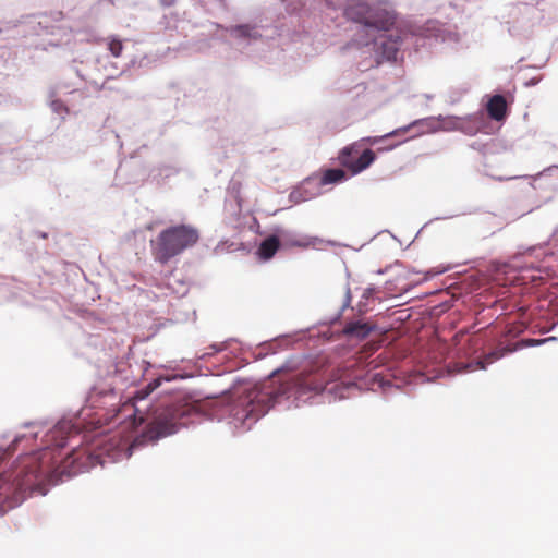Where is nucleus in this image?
<instances>
[{"instance_id":"obj_1","label":"nucleus","mask_w":558,"mask_h":558,"mask_svg":"<svg viewBox=\"0 0 558 558\" xmlns=\"http://www.w3.org/2000/svg\"><path fill=\"white\" fill-rule=\"evenodd\" d=\"M199 240L197 228L192 225H175L162 230L151 240V253L156 262L168 263L185 250L194 246Z\"/></svg>"},{"instance_id":"obj_2","label":"nucleus","mask_w":558,"mask_h":558,"mask_svg":"<svg viewBox=\"0 0 558 558\" xmlns=\"http://www.w3.org/2000/svg\"><path fill=\"white\" fill-rule=\"evenodd\" d=\"M57 464L54 449L44 448L28 457L8 489L15 493L34 492L49 477Z\"/></svg>"},{"instance_id":"obj_3","label":"nucleus","mask_w":558,"mask_h":558,"mask_svg":"<svg viewBox=\"0 0 558 558\" xmlns=\"http://www.w3.org/2000/svg\"><path fill=\"white\" fill-rule=\"evenodd\" d=\"M278 393L274 390L254 388L233 408V416L242 424L247 421L255 422L268 412L276 403Z\"/></svg>"},{"instance_id":"obj_4","label":"nucleus","mask_w":558,"mask_h":558,"mask_svg":"<svg viewBox=\"0 0 558 558\" xmlns=\"http://www.w3.org/2000/svg\"><path fill=\"white\" fill-rule=\"evenodd\" d=\"M344 14L349 20L377 31H389L395 24L392 13L381 8L369 7L362 0H351Z\"/></svg>"},{"instance_id":"obj_5","label":"nucleus","mask_w":558,"mask_h":558,"mask_svg":"<svg viewBox=\"0 0 558 558\" xmlns=\"http://www.w3.org/2000/svg\"><path fill=\"white\" fill-rule=\"evenodd\" d=\"M192 407L189 404H172L163 410L151 423L149 434L151 438H160L177 432L178 427L184 425L182 418L189 415Z\"/></svg>"},{"instance_id":"obj_6","label":"nucleus","mask_w":558,"mask_h":558,"mask_svg":"<svg viewBox=\"0 0 558 558\" xmlns=\"http://www.w3.org/2000/svg\"><path fill=\"white\" fill-rule=\"evenodd\" d=\"M375 158V153L369 148L362 149V145L359 142L343 147L338 156L340 165L352 174H357L367 169Z\"/></svg>"},{"instance_id":"obj_7","label":"nucleus","mask_w":558,"mask_h":558,"mask_svg":"<svg viewBox=\"0 0 558 558\" xmlns=\"http://www.w3.org/2000/svg\"><path fill=\"white\" fill-rule=\"evenodd\" d=\"M416 35L411 25H400L393 28L380 44L381 54L386 60H397L401 47L410 44Z\"/></svg>"},{"instance_id":"obj_8","label":"nucleus","mask_w":558,"mask_h":558,"mask_svg":"<svg viewBox=\"0 0 558 558\" xmlns=\"http://www.w3.org/2000/svg\"><path fill=\"white\" fill-rule=\"evenodd\" d=\"M487 112L488 116L496 120L501 121L505 119L507 113V102L504 96L495 95L487 102Z\"/></svg>"},{"instance_id":"obj_9","label":"nucleus","mask_w":558,"mask_h":558,"mask_svg":"<svg viewBox=\"0 0 558 558\" xmlns=\"http://www.w3.org/2000/svg\"><path fill=\"white\" fill-rule=\"evenodd\" d=\"M373 326L361 320L350 322L343 328V333L357 339H365L372 331Z\"/></svg>"},{"instance_id":"obj_10","label":"nucleus","mask_w":558,"mask_h":558,"mask_svg":"<svg viewBox=\"0 0 558 558\" xmlns=\"http://www.w3.org/2000/svg\"><path fill=\"white\" fill-rule=\"evenodd\" d=\"M279 247V239L276 235L268 236L260 243L258 247V255L264 260L270 259L277 253Z\"/></svg>"},{"instance_id":"obj_11","label":"nucleus","mask_w":558,"mask_h":558,"mask_svg":"<svg viewBox=\"0 0 558 558\" xmlns=\"http://www.w3.org/2000/svg\"><path fill=\"white\" fill-rule=\"evenodd\" d=\"M347 179V173L342 169H328L324 172L320 184H332L338 183Z\"/></svg>"},{"instance_id":"obj_12","label":"nucleus","mask_w":558,"mask_h":558,"mask_svg":"<svg viewBox=\"0 0 558 558\" xmlns=\"http://www.w3.org/2000/svg\"><path fill=\"white\" fill-rule=\"evenodd\" d=\"M517 350V347L513 345V347H501V348H498L496 349L495 351L490 352L488 355L485 356V363L486 364H490L493 363L494 361L505 356L506 354L508 353H511L513 351Z\"/></svg>"},{"instance_id":"obj_13","label":"nucleus","mask_w":558,"mask_h":558,"mask_svg":"<svg viewBox=\"0 0 558 558\" xmlns=\"http://www.w3.org/2000/svg\"><path fill=\"white\" fill-rule=\"evenodd\" d=\"M159 385H160V379L153 380L144 389L136 391V393L133 397V400L138 401V400L146 399L156 388L159 387Z\"/></svg>"},{"instance_id":"obj_14","label":"nucleus","mask_w":558,"mask_h":558,"mask_svg":"<svg viewBox=\"0 0 558 558\" xmlns=\"http://www.w3.org/2000/svg\"><path fill=\"white\" fill-rule=\"evenodd\" d=\"M108 49L114 58H119L123 51V44L118 38H110L108 43Z\"/></svg>"},{"instance_id":"obj_15","label":"nucleus","mask_w":558,"mask_h":558,"mask_svg":"<svg viewBox=\"0 0 558 558\" xmlns=\"http://www.w3.org/2000/svg\"><path fill=\"white\" fill-rule=\"evenodd\" d=\"M227 348H228V342L227 341L211 344L210 347L207 348L208 351L205 352L204 354H202L199 357L204 359L206 356H211V355H214V354H216L218 352L225 351Z\"/></svg>"},{"instance_id":"obj_16","label":"nucleus","mask_w":558,"mask_h":558,"mask_svg":"<svg viewBox=\"0 0 558 558\" xmlns=\"http://www.w3.org/2000/svg\"><path fill=\"white\" fill-rule=\"evenodd\" d=\"M234 32H236L240 36L243 37L250 36V27L247 25L235 26Z\"/></svg>"},{"instance_id":"obj_17","label":"nucleus","mask_w":558,"mask_h":558,"mask_svg":"<svg viewBox=\"0 0 558 558\" xmlns=\"http://www.w3.org/2000/svg\"><path fill=\"white\" fill-rule=\"evenodd\" d=\"M408 288H409V286L404 283V284H402L398 290H399V291H407V290H408Z\"/></svg>"},{"instance_id":"obj_18","label":"nucleus","mask_w":558,"mask_h":558,"mask_svg":"<svg viewBox=\"0 0 558 558\" xmlns=\"http://www.w3.org/2000/svg\"><path fill=\"white\" fill-rule=\"evenodd\" d=\"M476 364H477V366H480L481 368H484V367H485L484 362H481V361H480V362H477Z\"/></svg>"},{"instance_id":"obj_19","label":"nucleus","mask_w":558,"mask_h":558,"mask_svg":"<svg viewBox=\"0 0 558 558\" xmlns=\"http://www.w3.org/2000/svg\"><path fill=\"white\" fill-rule=\"evenodd\" d=\"M71 459H72V462H74V461L77 459V458H76V453H73V454L71 456Z\"/></svg>"},{"instance_id":"obj_20","label":"nucleus","mask_w":558,"mask_h":558,"mask_svg":"<svg viewBox=\"0 0 558 558\" xmlns=\"http://www.w3.org/2000/svg\"><path fill=\"white\" fill-rule=\"evenodd\" d=\"M21 440V437H16L13 441V445H15L16 442H19Z\"/></svg>"},{"instance_id":"obj_21","label":"nucleus","mask_w":558,"mask_h":558,"mask_svg":"<svg viewBox=\"0 0 558 558\" xmlns=\"http://www.w3.org/2000/svg\"><path fill=\"white\" fill-rule=\"evenodd\" d=\"M471 367H472V366H471L470 364H466V365H464V367H463V368H464L465 371H468V369H469V368H471Z\"/></svg>"},{"instance_id":"obj_22","label":"nucleus","mask_w":558,"mask_h":558,"mask_svg":"<svg viewBox=\"0 0 558 558\" xmlns=\"http://www.w3.org/2000/svg\"><path fill=\"white\" fill-rule=\"evenodd\" d=\"M140 423L144 422V417L142 415L138 416Z\"/></svg>"},{"instance_id":"obj_23","label":"nucleus","mask_w":558,"mask_h":558,"mask_svg":"<svg viewBox=\"0 0 558 558\" xmlns=\"http://www.w3.org/2000/svg\"><path fill=\"white\" fill-rule=\"evenodd\" d=\"M135 418L137 417V413L140 412L138 409H135Z\"/></svg>"}]
</instances>
